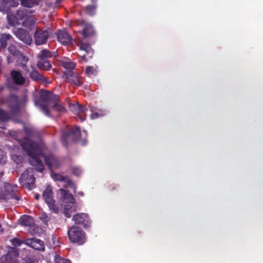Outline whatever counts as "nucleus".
<instances>
[{"label":"nucleus","mask_w":263,"mask_h":263,"mask_svg":"<svg viewBox=\"0 0 263 263\" xmlns=\"http://www.w3.org/2000/svg\"><path fill=\"white\" fill-rule=\"evenodd\" d=\"M32 263H39V262H37V261H34V262H32Z\"/></svg>","instance_id":"nucleus-49"},{"label":"nucleus","mask_w":263,"mask_h":263,"mask_svg":"<svg viewBox=\"0 0 263 263\" xmlns=\"http://www.w3.org/2000/svg\"><path fill=\"white\" fill-rule=\"evenodd\" d=\"M7 160V157L4 151L0 149V163H4Z\"/></svg>","instance_id":"nucleus-37"},{"label":"nucleus","mask_w":263,"mask_h":263,"mask_svg":"<svg viewBox=\"0 0 263 263\" xmlns=\"http://www.w3.org/2000/svg\"><path fill=\"white\" fill-rule=\"evenodd\" d=\"M16 15L17 17H18L20 21H22L24 19L26 20L27 17L26 13L23 10H18L16 13Z\"/></svg>","instance_id":"nucleus-35"},{"label":"nucleus","mask_w":263,"mask_h":263,"mask_svg":"<svg viewBox=\"0 0 263 263\" xmlns=\"http://www.w3.org/2000/svg\"><path fill=\"white\" fill-rule=\"evenodd\" d=\"M90 110L91 112L90 118L92 120L96 119L106 115V111L105 110L100 109L96 110L92 107H90Z\"/></svg>","instance_id":"nucleus-24"},{"label":"nucleus","mask_w":263,"mask_h":263,"mask_svg":"<svg viewBox=\"0 0 263 263\" xmlns=\"http://www.w3.org/2000/svg\"><path fill=\"white\" fill-rule=\"evenodd\" d=\"M13 33L19 40L28 45L32 42V39L27 31L22 28H17L13 30Z\"/></svg>","instance_id":"nucleus-14"},{"label":"nucleus","mask_w":263,"mask_h":263,"mask_svg":"<svg viewBox=\"0 0 263 263\" xmlns=\"http://www.w3.org/2000/svg\"><path fill=\"white\" fill-rule=\"evenodd\" d=\"M68 235L70 241L72 242L82 245L86 241L85 233L76 226H72L68 230Z\"/></svg>","instance_id":"nucleus-6"},{"label":"nucleus","mask_w":263,"mask_h":263,"mask_svg":"<svg viewBox=\"0 0 263 263\" xmlns=\"http://www.w3.org/2000/svg\"><path fill=\"white\" fill-rule=\"evenodd\" d=\"M27 100L26 96H24L22 99L18 100L16 96L10 95L8 98L7 104L12 111H17L20 106L26 103Z\"/></svg>","instance_id":"nucleus-9"},{"label":"nucleus","mask_w":263,"mask_h":263,"mask_svg":"<svg viewBox=\"0 0 263 263\" xmlns=\"http://www.w3.org/2000/svg\"><path fill=\"white\" fill-rule=\"evenodd\" d=\"M10 156L12 160L17 164L21 163L23 161V157L15 152L14 149L10 152Z\"/></svg>","instance_id":"nucleus-29"},{"label":"nucleus","mask_w":263,"mask_h":263,"mask_svg":"<svg viewBox=\"0 0 263 263\" xmlns=\"http://www.w3.org/2000/svg\"><path fill=\"white\" fill-rule=\"evenodd\" d=\"M97 0H91L92 3L95 4L97 2Z\"/></svg>","instance_id":"nucleus-46"},{"label":"nucleus","mask_w":263,"mask_h":263,"mask_svg":"<svg viewBox=\"0 0 263 263\" xmlns=\"http://www.w3.org/2000/svg\"><path fill=\"white\" fill-rule=\"evenodd\" d=\"M97 72V68L93 66H88L86 69V73L89 76L95 74Z\"/></svg>","instance_id":"nucleus-34"},{"label":"nucleus","mask_w":263,"mask_h":263,"mask_svg":"<svg viewBox=\"0 0 263 263\" xmlns=\"http://www.w3.org/2000/svg\"><path fill=\"white\" fill-rule=\"evenodd\" d=\"M24 132L26 137L23 140L18 139L17 136L15 138L29 157L30 164L34 166L37 171L42 172L44 166L42 162L39 159V157L43 156L46 164L51 172H53V170L59 168L61 166V163L53 155L51 154L46 155L47 148L45 145L37 144L27 137H32L35 135L36 131L33 127L25 126Z\"/></svg>","instance_id":"nucleus-1"},{"label":"nucleus","mask_w":263,"mask_h":263,"mask_svg":"<svg viewBox=\"0 0 263 263\" xmlns=\"http://www.w3.org/2000/svg\"><path fill=\"white\" fill-rule=\"evenodd\" d=\"M36 66L39 69L44 70H49L51 68V65L48 60H39Z\"/></svg>","instance_id":"nucleus-25"},{"label":"nucleus","mask_w":263,"mask_h":263,"mask_svg":"<svg viewBox=\"0 0 263 263\" xmlns=\"http://www.w3.org/2000/svg\"><path fill=\"white\" fill-rule=\"evenodd\" d=\"M72 173L76 176H79L82 173V170L79 167H73L72 168Z\"/></svg>","instance_id":"nucleus-38"},{"label":"nucleus","mask_w":263,"mask_h":263,"mask_svg":"<svg viewBox=\"0 0 263 263\" xmlns=\"http://www.w3.org/2000/svg\"><path fill=\"white\" fill-rule=\"evenodd\" d=\"M68 81L77 86H80L82 84V78H80L77 73L71 72L68 76Z\"/></svg>","instance_id":"nucleus-23"},{"label":"nucleus","mask_w":263,"mask_h":263,"mask_svg":"<svg viewBox=\"0 0 263 263\" xmlns=\"http://www.w3.org/2000/svg\"><path fill=\"white\" fill-rule=\"evenodd\" d=\"M19 222L22 226L31 227L34 225V221L32 217L24 215L20 218Z\"/></svg>","instance_id":"nucleus-22"},{"label":"nucleus","mask_w":263,"mask_h":263,"mask_svg":"<svg viewBox=\"0 0 263 263\" xmlns=\"http://www.w3.org/2000/svg\"><path fill=\"white\" fill-rule=\"evenodd\" d=\"M12 37L8 34H2L0 36L1 47L5 48L7 45V42H10Z\"/></svg>","instance_id":"nucleus-27"},{"label":"nucleus","mask_w":263,"mask_h":263,"mask_svg":"<svg viewBox=\"0 0 263 263\" xmlns=\"http://www.w3.org/2000/svg\"><path fill=\"white\" fill-rule=\"evenodd\" d=\"M85 118H86V116H85L84 118H80L82 119V120H84L85 119Z\"/></svg>","instance_id":"nucleus-48"},{"label":"nucleus","mask_w":263,"mask_h":263,"mask_svg":"<svg viewBox=\"0 0 263 263\" xmlns=\"http://www.w3.org/2000/svg\"><path fill=\"white\" fill-rule=\"evenodd\" d=\"M55 261L56 263H71L69 260L60 256H55Z\"/></svg>","instance_id":"nucleus-36"},{"label":"nucleus","mask_w":263,"mask_h":263,"mask_svg":"<svg viewBox=\"0 0 263 263\" xmlns=\"http://www.w3.org/2000/svg\"><path fill=\"white\" fill-rule=\"evenodd\" d=\"M43 197L51 211L55 213L59 212V208L55 203V201L53 199L52 190L50 185H47L44 191Z\"/></svg>","instance_id":"nucleus-8"},{"label":"nucleus","mask_w":263,"mask_h":263,"mask_svg":"<svg viewBox=\"0 0 263 263\" xmlns=\"http://www.w3.org/2000/svg\"><path fill=\"white\" fill-rule=\"evenodd\" d=\"M94 33L93 28L91 24H86L85 25L83 30V35L84 37L89 36Z\"/></svg>","instance_id":"nucleus-28"},{"label":"nucleus","mask_w":263,"mask_h":263,"mask_svg":"<svg viewBox=\"0 0 263 263\" xmlns=\"http://www.w3.org/2000/svg\"><path fill=\"white\" fill-rule=\"evenodd\" d=\"M10 118V116L4 111L0 109V128H4L2 121H7Z\"/></svg>","instance_id":"nucleus-32"},{"label":"nucleus","mask_w":263,"mask_h":263,"mask_svg":"<svg viewBox=\"0 0 263 263\" xmlns=\"http://www.w3.org/2000/svg\"><path fill=\"white\" fill-rule=\"evenodd\" d=\"M8 50L10 53L13 55H16L17 54V51L16 49V48L14 46H9L8 47Z\"/></svg>","instance_id":"nucleus-39"},{"label":"nucleus","mask_w":263,"mask_h":263,"mask_svg":"<svg viewBox=\"0 0 263 263\" xmlns=\"http://www.w3.org/2000/svg\"><path fill=\"white\" fill-rule=\"evenodd\" d=\"M51 176L55 180H58L61 182H64L65 186L67 189H71L75 192L76 187L74 183L71 182V181L69 179V178L67 177L63 176L60 174H56L53 172L51 173Z\"/></svg>","instance_id":"nucleus-13"},{"label":"nucleus","mask_w":263,"mask_h":263,"mask_svg":"<svg viewBox=\"0 0 263 263\" xmlns=\"http://www.w3.org/2000/svg\"><path fill=\"white\" fill-rule=\"evenodd\" d=\"M97 6L96 5H88L86 7V11L90 15H93L96 13Z\"/></svg>","instance_id":"nucleus-33"},{"label":"nucleus","mask_w":263,"mask_h":263,"mask_svg":"<svg viewBox=\"0 0 263 263\" xmlns=\"http://www.w3.org/2000/svg\"><path fill=\"white\" fill-rule=\"evenodd\" d=\"M30 78L34 81L41 82L44 84H49L48 79L40 74L36 70L33 69L29 74Z\"/></svg>","instance_id":"nucleus-18"},{"label":"nucleus","mask_w":263,"mask_h":263,"mask_svg":"<svg viewBox=\"0 0 263 263\" xmlns=\"http://www.w3.org/2000/svg\"><path fill=\"white\" fill-rule=\"evenodd\" d=\"M17 186L11 185L8 183H4L0 186V201L7 200L10 199L18 200L16 195Z\"/></svg>","instance_id":"nucleus-5"},{"label":"nucleus","mask_w":263,"mask_h":263,"mask_svg":"<svg viewBox=\"0 0 263 263\" xmlns=\"http://www.w3.org/2000/svg\"><path fill=\"white\" fill-rule=\"evenodd\" d=\"M58 97L56 95L47 91H43L40 95V99L39 100H34V105L39 107L43 112L46 116H49L48 110V102L53 101L55 102L52 107V109L55 111H64V108L60 104L55 102L58 100Z\"/></svg>","instance_id":"nucleus-2"},{"label":"nucleus","mask_w":263,"mask_h":263,"mask_svg":"<svg viewBox=\"0 0 263 263\" xmlns=\"http://www.w3.org/2000/svg\"><path fill=\"white\" fill-rule=\"evenodd\" d=\"M11 242L12 244L14 246H19L21 244L20 240L17 238H14L12 239Z\"/></svg>","instance_id":"nucleus-40"},{"label":"nucleus","mask_w":263,"mask_h":263,"mask_svg":"<svg viewBox=\"0 0 263 263\" xmlns=\"http://www.w3.org/2000/svg\"><path fill=\"white\" fill-rule=\"evenodd\" d=\"M62 66L68 70H71L76 67V64L75 63L69 61V60H66L62 62Z\"/></svg>","instance_id":"nucleus-31"},{"label":"nucleus","mask_w":263,"mask_h":263,"mask_svg":"<svg viewBox=\"0 0 263 263\" xmlns=\"http://www.w3.org/2000/svg\"><path fill=\"white\" fill-rule=\"evenodd\" d=\"M53 54L47 49H43L37 54V58L39 60H47V59L51 58Z\"/></svg>","instance_id":"nucleus-26"},{"label":"nucleus","mask_w":263,"mask_h":263,"mask_svg":"<svg viewBox=\"0 0 263 263\" xmlns=\"http://www.w3.org/2000/svg\"><path fill=\"white\" fill-rule=\"evenodd\" d=\"M3 89H4V87L3 86H0V92L1 91H2L3 90Z\"/></svg>","instance_id":"nucleus-44"},{"label":"nucleus","mask_w":263,"mask_h":263,"mask_svg":"<svg viewBox=\"0 0 263 263\" xmlns=\"http://www.w3.org/2000/svg\"><path fill=\"white\" fill-rule=\"evenodd\" d=\"M41 0H2L0 2V11L8 13L11 7H15L18 5L20 1L22 6L31 8L39 4Z\"/></svg>","instance_id":"nucleus-4"},{"label":"nucleus","mask_w":263,"mask_h":263,"mask_svg":"<svg viewBox=\"0 0 263 263\" xmlns=\"http://www.w3.org/2000/svg\"><path fill=\"white\" fill-rule=\"evenodd\" d=\"M40 219L45 223L49 220V218L48 217L47 215H46L45 214H43L41 216H40Z\"/></svg>","instance_id":"nucleus-41"},{"label":"nucleus","mask_w":263,"mask_h":263,"mask_svg":"<svg viewBox=\"0 0 263 263\" xmlns=\"http://www.w3.org/2000/svg\"><path fill=\"white\" fill-rule=\"evenodd\" d=\"M20 182L24 187L31 190L34 187L35 178L32 168L27 169L20 178Z\"/></svg>","instance_id":"nucleus-7"},{"label":"nucleus","mask_w":263,"mask_h":263,"mask_svg":"<svg viewBox=\"0 0 263 263\" xmlns=\"http://www.w3.org/2000/svg\"><path fill=\"white\" fill-rule=\"evenodd\" d=\"M70 110L75 115L82 116L85 113L86 108L81 106L80 104H70L69 105Z\"/></svg>","instance_id":"nucleus-21"},{"label":"nucleus","mask_w":263,"mask_h":263,"mask_svg":"<svg viewBox=\"0 0 263 263\" xmlns=\"http://www.w3.org/2000/svg\"><path fill=\"white\" fill-rule=\"evenodd\" d=\"M81 134L79 127H76L69 132H63L62 141L64 144L66 145L68 140L71 139L73 141L79 140L80 135Z\"/></svg>","instance_id":"nucleus-11"},{"label":"nucleus","mask_w":263,"mask_h":263,"mask_svg":"<svg viewBox=\"0 0 263 263\" xmlns=\"http://www.w3.org/2000/svg\"><path fill=\"white\" fill-rule=\"evenodd\" d=\"M83 134H84L85 136H86L87 135V133H86V130H83V133H82Z\"/></svg>","instance_id":"nucleus-45"},{"label":"nucleus","mask_w":263,"mask_h":263,"mask_svg":"<svg viewBox=\"0 0 263 263\" xmlns=\"http://www.w3.org/2000/svg\"><path fill=\"white\" fill-rule=\"evenodd\" d=\"M72 220L77 224H82L84 227H89L91 222L87 214L85 213H79L74 215Z\"/></svg>","instance_id":"nucleus-15"},{"label":"nucleus","mask_w":263,"mask_h":263,"mask_svg":"<svg viewBox=\"0 0 263 263\" xmlns=\"http://www.w3.org/2000/svg\"><path fill=\"white\" fill-rule=\"evenodd\" d=\"M58 41L63 45L72 43V37L65 30H59L57 33Z\"/></svg>","instance_id":"nucleus-16"},{"label":"nucleus","mask_w":263,"mask_h":263,"mask_svg":"<svg viewBox=\"0 0 263 263\" xmlns=\"http://www.w3.org/2000/svg\"><path fill=\"white\" fill-rule=\"evenodd\" d=\"M18 254V252L16 248H9L7 254L1 258V263H18L16 259Z\"/></svg>","instance_id":"nucleus-12"},{"label":"nucleus","mask_w":263,"mask_h":263,"mask_svg":"<svg viewBox=\"0 0 263 263\" xmlns=\"http://www.w3.org/2000/svg\"><path fill=\"white\" fill-rule=\"evenodd\" d=\"M11 76L13 82L18 85H23L25 81V79L23 77L21 73L18 71L13 70L11 72Z\"/></svg>","instance_id":"nucleus-20"},{"label":"nucleus","mask_w":263,"mask_h":263,"mask_svg":"<svg viewBox=\"0 0 263 263\" xmlns=\"http://www.w3.org/2000/svg\"><path fill=\"white\" fill-rule=\"evenodd\" d=\"M26 244L36 250H43L44 249V244L43 242L38 239H28L26 240Z\"/></svg>","instance_id":"nucleus-19"},{"label":"nucleus","mask_w":263,"mask_h":263,"mask_svg":"<svg viewBox=\"0 0 263 263\" xmlns=\"http://www.w3.org/2000/svg\"><path fill=\"white\" fill-rule=\"evenodd\" d=\"M3 173L2 172H0V178L2 176Z\"/></svg>","instance_id":"nucleus-47"},{"label":"nucleus","mask_w":263,"mask_h":263,"mask_svg":"<svg viewBox=\"0 0 263 263\" xmlns=\"http://www.w3.org/2000/svg\"><path fill=\"white\" fill-rule=\"evenodd\" d=\"M59 193L61 205L64 207L63 213L69 218L71 216V214L77 210V203L72 195L69 194L67 190L61 189L59 190Z\"/></svg>","instance_id":"nucleus-3"},{"label":"nucleus","mask_w":263,"mask_h":263,"mask_svg":"<svg viewBox=\"0 0 263 263\" xmlns=\"http://www.w3.org/2000/svg\"><path fill=\"white\" fill-rule=\"evenodd\" d=\"M80 49L81 52H85V53H81V60L84 61H86L87 57L86 55H88L89 58H91L93 54V51L91 49L90 46L85 43H81L80 45Z\"/></svg>","instance_id":"nucleus-17"},{"label":"nucleus","mask_w":263,"mask_h":263,"mask_svg":"<svg viewBox=\"0 0 263 263\" xmlns=\"http://www.w3.org/2000/svg\"><path fill=\"white\" fill-rule=\"evenodd\" d=\"M51 31L49 29H37L34 34V42L36 45H41L46 43Z\"/></svg>","instance_id":"nucleus-10"},{"label":"nucleus","mask_w":263,"mask_h":263,"mask_svg":"<svg viewBox=\"0 0 263 263\" xmlns=\"http://www.w3.org/2000/svg\"><path fill=\"white\" fill-rule=\"evenodd\" d=\"M7 18L9 24L12 26H15L20 23V21L18 19V17H17V15L16 14L13 15L10 13H8L7 15Z\"/></svg>","instance_id":"nucleus-30"},{"label":"nucleus","mask_w":263,"mask_h":263,"mask_svg":"<svg viewBox=\"0 0 263 263\" xmlns=\"http://www.w3.org/2000/svg\"><path fill=\"white\" fill-rule=\"evenodd\" d=\"M86 143V141L85 140H83L82 144L85 145Z\"/></svg>","instance_id":"nucleus-43"},{"label":"nucleus","mask_w":263,"mask_h":263,"mask_svg":"<svg viewBox=\"0 0 263 263\" xmlns=\"http://www.w3.org/2000/svg\"><path fill=\"white\" fill-rule=\"evenodd\" d=\"M39 196H40L39 195H35V199L37 200L39 199Z\"/></svg>","instance_id":"nucleus-42"}]
</instances>
